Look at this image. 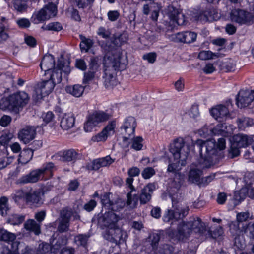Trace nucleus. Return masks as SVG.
Here are the masks:
<instances>
[{
	"label": "nucleus",
	"instance_id": "nucleus-1",
	"mask_svg": "<svg viewBox=\"0 0 254 254\" xmlns=\"http://www.w3.org/2000/svg\"><path fill=\"white\" fill-rule=\"evenodd\" d=\"M181 186L178 180H173L168 189L169 196L172 200L173 209H168L164 213L163 220L165 222H173L183 219L188 214L189 207L185 202L181 201V196L178 192Z\"/></svg>",
	"mask_w": 254,
	"mask_h": 254
},
{
	"label": "nucleus",
	"instance_id": "nucleus-2",
	"mask_svg": "<svg viewBox=\"0 0 254 254\" xmlns=\"http://www.w3.org/2000/svg\"><path fill=\"white\" fill-rule=\"evenodd\" d=\"M170 152L172 153L176 163H170L168 165L167 172L176 173L181 169L179 165L185 166L189 153V148L185 145L184 140L181 137L174 140L170 145Z\"/></svg>",
	"mask_w": 254,
	"mask_h": 254
},
{
	"label": "nucleus",
	"instance_id": "nucleus-3",
	"mask_svg": "<svg viewBox=\"0 0 254 254\" xmlns=\"http://www.w3.org/2000/svg\"><path fill=\"white\" fill-rule=\"evenodd\" d=\"M194 145L198 148L201 156L204 158L203 168H210L215 164L214 159H217V149L214 140L197 139Z\"/></svg>",
	"mask_w": 254,
	"mask_h": 254
},
{
	"label": "nucleus",
	"instance_id": "nucleus-4",
	"mask_svg": "<svg viewBox=\"0 0 254 254\" xmlns=\"http://www.w3.org/2000/svg\"><path fill=\"white\" fill-rule=\"evenodd\" d=\"M30 97L24 91H19L11 94L3 99L1 103V108L18 113L20 109H22L27 105Z\"/></svg>",
	"mask_w": 254,
	"mask_h": 254
},
{
	"label": "nucleus",
	"instance_id": "nucleus-5",
	"mask_svg": "<svg viewBox=\"0 0 254 254\" xmlns=\"http://www.w3.org/2000/svg\"><path fill=\"white\" fill-rule=\"evenodd\" d=\"M57 13L56 5L50 3L38 12H35L31 17V21L34 24H38L54 17Z\"/></svg>",
	"mask_w": 254,
	"mask_h": 254
},
{
	"label": "nucleus",
	"instance_id": "nucleus-6",
	"mask_svg": "<svg viewBox=\"0 0 254 254\" xmlns=\"http://www.w3.org/2000/svg\"><path fill=\"white\" fill-rule=\"evenodd\" d=\"M120 219V217L113 211H109L104 213H100L98 215V225L102 229L107 228H115L117 222Z\"/></svg>",
	"mask_w": 254,
	"mask_h": 254
},
{
	"label": "nucleus",
	"instance_id": "nucleus-7",
	"mask_svg": "<svg viewBox=\"0 0 254 254\" xmlns=\"http://www.w3.org/2000/svg\"><path fill=\"white\" fill-rule=\"evenodd\" d=\"M230 18L232 22L240 25H250L253 23L254 16L250 12L238 9L232 10Z\"/></svg>",
	"mask_w": 254,
	"mask_h": 254
},
{
	"label": "nucleus",
	"instance_id": "nucleus-8",
	"mask_svg": "<svg viewBox=\"0 0 254 254\" xmlns=\"http://www.w3.org/2000/svg\"><path fill=\"white\" fill-rule=\"evenodd\" d=\"M136 127L135 119L133 117H128L126 119L122 127L127 136L123 138L124 147H127L129 143L130 137L133 135Z\"/></svg>",
	"mask_w": 254,
	"mask_h": 254
},
{
	"label": "nucleus",
	"instance_id": "nucleus-9",
	"mask_svg": "<svg viewBox=\"0 0 254 254\" xmlns=\"http://www.w3.org/2000/svg\"><path fill=\"white\" fill-rule=\"evenodd\" d=\"M236 104L239 108L248 107L254 100V91L249 90H240L236 97Z\"/></svg>",
	"mask_w": 254,
	"mask_h": 254
},
{
	"label": "nucleus",
	"instance_id": "nucleus-10",
	"mask_svg": "<svg viewBox=\"0 0 254 254\" xmlns=\"http://www.w3.org/2000/svg\"><path fill=\"white\" fill-rule=\"evenodd\" d=\"M54 87L53 82L49 80H44L38 83L35 89L36 99L38 100L48 95L53 91Z\"/></svg>",
	"mask_w": 254,
	"mask_h": 254
},
{
	"label": "nucleus",
	"instance_id": "nucleus-11",
	"mask_svg": "<svg viewBox=\"0 0 254 254\" xmlns=\"http://www.w3.org/2000/svg\"><path fill=\"white\" fill-rule=\"evenodd\" d=\"M123 235L126 236V232H123L117 225L115 228H110L107 230L104 235V237L109 241L117 244L125 241L123 238Z\"/></svg>",
	"mask_w": 254,
	"mask_h": 254
},
{
	"label": "nucleus",
	"instance_id": "nucleus-12",
	"mask_svg": "<svg viewBox=\"0 0 254 254\" xmlns=\"http://www.w3.org/2000/svg\"><path fill=\"white\" fill-rule=\"evenodd\" d=\"M165 12L171 20L176 23L179 25L185 24V16L179 9L176 8L173 5H169L165 10Z\"/></svg>",
	"mask_w": 254,
	"mask_h": 254
},
{
	"label": "nucleus",
	"instance_id": "nucleus-13",
	"mask_svg": "<svg viewBox=\"0 0 254 254\" xmlns=\"http://www.w3.org/2000/svg\"><path fill=\"white\" fill-rule=\"evenodd\" d=\"M232 105L231 103H228V107L222 105H218L211 110V114L219 122H223L229 116V106Z\"/></svg>",
	"mask_w": 254,
	"mask_h": 254
},
{
	"label": "nucleus",
	"instance_id": "nucleus-14",
	"mask_svg": "<svg viewBox=\"0 0 254 254\" xmlns=\"http://www.w3.org/2000/svg\"><path fill=\"white\" fill-rule=\"evenodd\" d=\"M156 189V184L154 183H148L141 189L139 196L141 204H145L151 199L152 194Z\"/></svg>",
	"mask_w": 254,
	"mask_h": 254
},
{
	"label": "nucleus",
	"instance_id": "nucleus-15",
	"mask_svg": "<svg viewBox=\"0 0 254 254\" xmlns=\"http://www.w3.org/2000/svg\"><path fill=\"white\" fill-rule=\"evenodd\" d=\"M115 159L111 158L110 156L94 160L91 163H88L86 168L89 170L96 171L101 167H104L111 165Z\"/></svg>",
	"mask_w": 254,
	"mask_h": 254
},
{
	"label": "nucleus",
	"instance_id": "nucleus-16",
	"mask_svg": "<svg viewBox=\"0 0 254 254\" xmlns=\"http://www.w3.org/2000/svg\"><path fill=\"white\" fill-rule=\"evenodd\" d=\"M36 129L34 127L27 126L21 129L18 134V138L24 144L29 143L34 139Z\"/></svg>",
	"mask_w": 254,
	"mask_h": 254
},
{
	"label": "nucleus",
	"instance_id": "nucleus-17",
	"mask_svg": "<svg viewBox=\"0 0 254 254\" xmlns=\"http://www.w3.org/2000/svg\"><path fill=\"white\" fill-rule=\"evenodd\" d=\"M40 171L39 169L31 171L29 174L24 175L18 179L17 181V183L24 184L37 182L40 179L43 178Z\"/></svg>",
	"mask_w": 254,
	"mask_h": 254
},
{
	"label": "nucleus",
	"instance_id": "nucleus-18",
	"mask_svg": "<svg viewBox=\"0 0 254 254\" xmlns=\"http://www.w3.org/2000/svg\"><path fill=\"white\" fill-rule=\"evenodd\" d=\"M40 67L44 71L45 74H48L55 67V61L54 57L51 55H46L43 58L40 63Z\"/></svg>",
	"mask_w": 254,
	"mask_h": 254
},
{
	"label": "nucleus",
	"instance_id": "nucleus-19",
	"mask_svg": "<svg viewBox=\"0 0 254 254\" xmlns=\"http://www.w3.org/2000/svg\"><path fill=\"white\" fill-rule=\"evenodd\" d=\"M108 64V66L113 68L115 70H122L125 68V64L123 62L121 56L119 53L110 57Z\"/></svg>",
	"mask_w": 254,
	"mask_h": 254
},
{
	"label": "nucleus",
	"instance_id": "nucleus-20",
	"mask_svg": "<svg viewBox=\"0 0 254 254\" xmlns=\"http://www.w3.org/2000/svg\"><path fill=\"white\" fill-rule=\"evenodd\" d=\"M11 242V249L16 254H32V250L25 244L18 241Z\"/></svg>",
	"mask_w": 254,
	"mask_h": 254
},
{
	"label": "nucleus",
	"instance_id": "nucleus-21",
	"mask_svg": "<svg viewBox=\"0 0 254 254\" xmlns=\"http://www.w3.org/2000/svg\"><path fill=\"white\" fill-rule=\"evenodd\" d=\"M197 37V34L194 32L185 31L178 33L176 39L181 42L190 43L194 42Z\"/></svg>",
	"mask_w": 254,
	"mask_h": 254
},
{
	"label": "nucleus",
	"instance_id": "nucleus-22",
	"mask_svg": "<svg viewBox=\"0 0 254 254\" xmlns=\"http://www.w3.org/2000/svg\"><path fill=\"white\" fill-rule=\"evenodd\" d=\"M190 230H193L196 233H203L206 231V227L204 223L199 218H194L193 220L189 222Z\"/></svg>",
	"mask_w": 254,
	"mask_h": 254
},
{
	"label": "nucleus",
	"instance_id": "nucleus-23",
	"mask_svg": "<svg viewBox=\"0 0 254 254\" xmlns=\"http://www.w3.org/2000/svg\"><path fill=\"white\" fill-rule=\"evenodd\" d=\"M89 116L97 125L100 123L108 121L112 117L111 114L101 111H94Z\"/></svg>",
	"mask_w": 254,
	"mask_h": 254
},
{
	"label": "nucleus",
	"instance_id": "nucleus-24",
	"mask_svg": "<svg viewBox=\"0 0 254 254\" xmlns=\"http://www.w3.org/2000/svg\"><path fill=\"white\" fill-rule=\"evenodd\" d=\"M233 143H236L237 147L240 148L246 147L251 142V139L246 135L238 134L233 137Z\"/></svg>",
	"mask_w": 254,
	"mask_h": 254
},
{
	"label": "nucleus",
	"instance_id": "nucleus-25",
	"mask_svg": "<svg viewBox=\"0 0 254 254\" xmlns=\"http://www.w3.org/2000/svg\"><path fill=\"white\" fill-rule=\"evenodd\" d=\"M75 118L72 115L65 114L62 117L60 126L64 130H68L74 125Z\"/></svg>",
	"mask_w": 254,
	"mask_h": 254
},
{
	"label": "nucleus",
	"instance_id": "nucleus-26",
	"mask_svg": "<svg viewBox=\"0 0 254 254\" xmlns=\"http://www.w3.org/2000/svg\"><path fill=\"white\" fill-rule=\"evenodd\" d=\"M79 154L73 149L64 151L61 156V160L64 162H75Z\"/></svg>",
	"mask_w": 254,
	"mask_h": 254
},
{
	"label": "nucleus",
	"instance_id": "nucleus-27",
	"mask_svg": "<svg viewBox=\"0 0 254 254\" xmlns=\"http://www.w3.org/2000/svg\"><path fill=\"white\" fill-rule=\"evenodd\" d=\"M134 191L135 190L132 191V189H130V192L127 194V201L125 202L127 207L132 209L136 207L139 200V196L137 194H132Z\"/></svg>",
	"mask_w": 254,
	"mask_h": 254
},
{
	"label": "nucleus",
	"instance_id": "nucleus-28",
	"mask_svg": "<svg viewBox=\"0 0 254 254\" xmlns=\"http://www.w3.org/2000/svg\"><path fill=\"white\" fill-rule=\"evenodd\" d=\"M85 87L79 84H75L73 86H67L65 88L67 93L72 95L75 97H79L83 93Z\"/></svg>",
	"mask_w": 254,
	"mask_h": 254
},
{
	"label": "nucleus",
	"instance_id": "nucleus-29",
	"mask_svg": "<svg viewBox=\"0 0 254 254\" xmlns=\"http://www.w3.org/2000/svg\"><path fill=\"white\" fill-rule=\"evenodd\" d=\"M24 226L27 230L34 232L35 235H38L41 233L40 224L36 222L33 219L27 220Z\"/></svg>",
	"mask_w": 254,
	"mask_h": 254
},
{
	"label": "nucleus",
	"instance_id": "nucleus-30",
	"mask_svg": "<svg viewBox=\"0 0 254 254\" xmlns=\"http://www.w3.org/2000/svg\"><path fill=\"white\" fill-rule=\"evenodd\" d=\"M140 170L136 167H132L128 171V174L129 177L127 178L126 182V184L128 185L130 189H132V191L135 190V188L132 185V182L133 181V177L138 176Z\"/></svg>",
	"mask_w": 254,
	"mask_h": 254
},
{
	"label": "nucleus",
	"instance_id": "nucleus-31",
	"mask_svg": "<svg viewBox=\"0 0 254 254\" xmlns=\"http://www.w3.org/2000/svg\"><path fill=\"white\" fill-rule=\"evenodd\" d=\"M202 175V171L201 170L197 168L191 169L189 173V181L199 184Z\"/></svg>",
	"mask_w": 254,
	"mask_h": 254
},
{
	"label": "nucleus",
	"instance_id": "nucleus-32",
	"mask_svg": "<svg viewBox=\"0 0 254 254\" xmlns=\"http://www.w3.org/2000/svg\"><path fill=\"white\" fill-rule=\"evenodd\" d=\"M24 197L27 202L38 204L40 202L41 197L39 192L30 191L24 194Z\"/></svg>",
	"mask_w": 254,
	"mask_h": 254
},
{
	"label": "nucleus",
	"instance_id": "nucleus-33",
	"mask_svg": "<svg viewBox=\"0 0 254 254\" xmlns=\"http://www.w3.org/2000/svg\"><path fill=\"white\" fill-rule=\"evenodd\" d=\"M50 76V79L49 81H51L54 84V86L56 84L61 83L62 80V74L60 69H58V67L55 68L52 71H51L48 73Z\"/></svg>",
	"mask_w": 254,
	"mask_h": 254
},
{
	"label": "nucleus",
	"instance_id": "nucleus-34",
	"mask_svg": "<svg viewBox=\"0 0 254 254\" xmlns=\"http://www.w3.org/2000/svg\"><path fill=\"white\" fill-rule=\"evenodd\" d=\"M238 126L239 129L244 130L247 127L254 124V120L248 117H241L237 119Z\"/></svg>",
	"mask_w": 254,
	"mask_h": 254
},
{
	"label": "nucleus",
	"instance_id": "nucleus-35",
	"mask_svg": "<svg viewBox=\"0 0 254 254\" xmlns=\"http://www.w3.org/2000/svg\"><path fill=\"white\" fill-rule=\"evenodd\" d=\"M33 156V150L32 149H24L19 155L20 158L22 163H27L30 161Z\"/></svg>",
	"mask_w": 254,
	"mask_h": 254
},
{
	"label": "nucleus",
	"instance_id": "nucleus-36",
	"mask_svg": "<svg viewBox=\"0 0 254 254\" xmlns=\"http://www.w3.org/2000/svg\"><path fill=\"white\" fill-rule=\"evenodd\" d=\"M55 167L54 164L52 162H49L44 164L42 167L39 169L42 176L44 177L45 175H49L50 176H52L53 172L54 170Z\"/></svg>",
	"mask_w": 254,
	"mask_h": 254
},
{
	"label": "nucleus",
	"instance_id": "nucleus-37",
	"mask_svg": "<svg viewBox=\"0 0 254 254\" xmlns=\"http://www.w3.org/2000/svg\"><path fill=\"white\" fill-rule=\"evenodd\" d=\"M220 54L218 53H213L210 51H202L198 54V58L202 60L212 59L218 58Z\"/></svg>",
	"mask_w": 254,
	"mask_h": 254
},
{
	"label": "nucleus",
	"instance_id": "nucleus-38",
	"mask_svg": "<svg viewBox=\"0 0 254 254\" xmlns=\"http://www.w3.org/2000/svg\"><path fill=\"white\" fill-rule=\"evenodd\" d=\"M16 238L15 235L5 230L4 229H0V240L7 242H10L14 241Z\"/></svg>",
	"mask_w": 254,
	"mask_h": 254
},
{
	"label": "nucleus",
	"instance_id": "nucleus-39",
	"mask_svg": "<svg viewBox=\"0 0 254 254\" xmlns=\"http://www.w3.org/2000/svg\"><path fill=\"white\" fill-rule=\"evenodd\" d=\"M127 37L126 34H117L113 35V43L117 46H120L126 43Z\"/></svg>",
	"mask_w": 254,
	"mask_h": 254
},
{
	"label": "nucleus",
	"instance_id": "nucleus-40",
	"mask_svg": "<svg viewBox=\"0 0 254 254\" xmlns=\"http://www.w3.org/2000/svg\"><path fill=\"white\" fill-rule=\"evenodd\" d=\"M126 205L125 202L120 198L113 200V203L110 208L113 211H120Z\"/></svg>",
	"mask_w": 254,
	"mask_h": 254
},
{
	"label": "nucleus",
	"instance_id": "nucleus-41",
	"mask_svg": "<svg viewBox=\"0 0 254 254\" xmlns=\"http://www.w3.org/2000/svg\"><path fill=\"white\" fill-rule=\"evenodd\" d=\"M190 225H189V222L184 223L182 225H179L178 227V233L180 237H186L190 234Z\"/></svg>",
	"mask_w": 254,
	"mask_h": 254
},
{
	"label": "nucleus",
	"instance_id": "nucleus-42",
	"mask_svg": "<svg viewBox=\"0 0 254 254\" xmlns=\"http://www.w3.org/2000/svg\"><path fill=\"white\" fill-rule=\"evenodd\" d=\"M81 42L80 44V47L81 51L87 52L93 44V41L90 39H87L85 37L80 36Z\"/></svg>",
	"mask_w": 254,
	"mask_h": 254
},
{
	"label": "nucleus",
	"instance_id": "nucleus-43",
	"mask_svg": "<svg viewBox=\"0 0 254 254\" xmlns=\"http://www.w3.org/2000/svg\"><path fill=\"white\" fill-rule=\"evenodd\" d=\"M27 0H13V7L17 11L22 12L27 8L26 1Z\"/></svg>",
	"mask_w": 254,
	"mask_h": 254
},
{
	"label": "nucleus",
	"instance_id": "nucleus-44",
	"mask_svg": "<svg viewBox=\"0 0 254 254\" xmlns=\"http://www.w3.org/2000/svg\"><path fill=\"white\" fill-rule=\"evenodd\" d=\"M8 199L6 197L3 196L0 198V211L2 216H5L7 215L9 210L8 206Z\"/></svg>",
	"mask_w": 254,
	"mask_h": 254
},
{
	"label": "nucleus",
	"instance_id": "nucleus-45",
	"mask_svg": "<svg viewBox=\"0 0 254 254\" xmlns=\"http://www.w3.org/2000/svg\"><path fill=\"white\" fill-rule=\"evenodd\" d=\"M8 199L6 197L3 196L0 198V211L2 216H5L7 215L9 210L8 206Z\"/></svg>",
	"mask_w": 254,
	"mask_h": 254
},
{
	"label": "nucleus",
	"instance_id": "nucleus-46",
	"mask_svg": "<svg viewBox=\"0 0 254 254\" xmlns=\"http://www.w3.org/2000/svg\"><path fill=\"white\" fill-rule=\"evenodd\" d=\"M173 248L168 244H164L155 249L154 253L156 254H171Z\"/></svg>",
	"mask_w": 254,
	"mask_h": 254
},
{
	"label": "nucleus",
	"instance_id": "nucleus-47",
	"mask_svg": "<svg viewBox=\"0 0 254 254\" xmlns=\"http://www.w3.org/2000/svg\"><path fill=\"white\" fill-rule=\"evenodd\" d=\"M74 214L73 210L68 207L64 208L61 211V218L70 222V218Z\"/></svg>",
	"mask_w": 254,
	"mask_h": 254
},
{
	"label": "nucleus",
	"instance_id": "nucleus-48",
	"mask_svg": "<svg viewBox=\"0 0 254 254\" xmlns=\"http://www.w3.org/2000/svg\"><path fill=\"white\" fill-rule=\"evenodd\" d=\"M51 247L47 243H41L39 245L36 251V254H50Z\"/></svg>",
	"mask_w": 254,
	"mask_h": 254
},
{
	"label": "nucleus",
	"instance_id": "nucleus-49",
	"mask_svg": "<svg viewBox=\"0 0 254 254\" xmlns=\"http://www.w3.org/2000/svg\"><path fill=\"white\" fill-rule=\"evenodd\" d=\"M42 28L45 30H51L59 31L61 30L63 27L61 23L58 22H51L47 25H44Z\"/></svg>",
	"mask_w": 254,
	"mask_h": 254
},
{
	"label": "nucleus",
	"instance_id": "nucleus-50",
	"mask_svg": "<svg viewBox=\"0 0 254 254\" xmlns=\"http://www.w3.org/2000/svg\"><path fill=\"white\" fill-rule=\"evenodd\" d=\"M132 144L131 147L135 150H140L143 147L142 143L143 138L140 136H137L131 139Z\"/></svg>",
	"mask_w": 254,
	"mask_h": 254
},
{
	"label": "nucleus",
	"instance_id": "nucleus-51",
	"mask_svg": "<svg viewBox=\"0 0 254 254\" xmlns=\"http://www.w3.org/2000/svg\"><path fill=\"white\" fill-rule=\"evenodd\" d=\"M101 64V60L97 57H92L89 62V69L91 70L96 71L98 70Z\"/></svg>",
	"mask_w": 254,
	"mask_h": 254
},
{
	"label": "nucleus",
	"instance_id": "nucleus-52",
	"mask_svg": "<svg viewBox=\"0 0 254 254\" xmlns=\"http://www.w3.org/2000/svg\"><path fill=\"white\" fill-rule=\"evenodd\" d=\"M199 133L203 137H207L212 136L213 134V127H209L206 125L203 127L199 130Z\"/></svg>",
	"mask_w": 254,
	"mask_h": 254
},
{
	"label": "nucleus",
	"instance_id": "nucleus-53",
	"mask_svg": "<svg viewBox=\"0 0 254 254\" xmlns=\"http://www.w3.org/2000/svg\"><path fill=\"white\" fill-rule=\"evenodd\" d=\"M97 125V124L94 122V121L89 115L87 117V121L84 124V130L86 132H91Z\"/></svg>",
	"mask_w": 254,
	"mask_h": 254
},
{
	"label": "nucleus",
	"instance_id": "nucleus-54",
	"mask_svg": "<svg viewBox=\"0 0 254 254\" xmlns=\"http://www.w3.org/2000/svg\"><path fill=\"white\" fill-rule=\"evenodd\" d=\"M88 236L85 234H79L74 238V242L78 246H85L87 243Z\"/></svg>",
	"mask_w": 254,
	"mask_h": 254
},
{
	"label": "nucleus",
	"instance_id": "nucleus-55",
	"mask_svg": "<svg viewBox=\"0 0 254 254\" xmlns=\"http://www.w3.org/2000/svg\"><path fill=\"white\" fill-rule=\"evenodd\" d=\"M25 219V216L22 215L13 214L9 219V222L13 225L22 223Z\"/></svg>",
	"mask_w": 254,
	"mask_h": 254
},
{
	"label": "nucleus",
	"instance_id": "nucleus-56",
	"mask_svg": "<svg viewBox=\"0 0 254 254\" xmlns=\"http://www.w3.org/2000/svg\"><path fill=\"white\" fill-rule=\"evenodd\" d=\"M239 147H237L236 143H232L230 149L228 150V156L231 158L238 156L240 154Z\"/></svg>",
	"mask_w": 254,
	"mask_h": 254
},
{
	"label": "nucleus",
	"instance_id": "nucleus-57",
	"mask_svg": "<svg viewBox=\"0 0 254 254\" xmlns=\"http://www.w3.org/2000/svg\"><path fill=\"white\" fill-rule=\"evenodd\" d=\"M156 171L152 167H148L143 169L141 175L144 179H148L154 175Z\"/></svg>",
	"mask_w": 254,
	"mask_h": 254
},
{
	"label": "nucleus",
	"instance_id": "nucleus-58",
	"mask_svg": "<svg viewBox=\"0 0 254 254\" xmlns=\"http://www.w3.org/2000/svg\"><path fill=\"white\" fill-rule=\"evenodd\" d=\"M110 195V193H106L101 197L102 204L108 209H110L113 201V199L111 200Z\"/></svg>",
	"mask_w": 254,
	"mask_h": 254
},
{
	"label": "nucleus",
	"instance_id": "nucleus-59",
	"mask_svg": "<svg viewBox=\"0 0 254 254\" xmlns=\"http://www.w3.org/2000/svg\"><path fill=\"white\" fill-rule=\"evenodd\" d=\"M226 125L225 123L220 122L215 127H213V134H222L225 132Z\"/></svg>",
	"mask_w": 254,
	"mask_h": 254
},
{
	"label": "nucleus",
	"instance_id": "nucleus-60",
	"mask_svg": "<svg viewBox=\"0 0 254 254\" xmlns=\"http://www.w3.org/2000/svg\"><path fill=\"white\" fill-rule=\"evenodd\" d=\"M240 224L237 220L230 222L229 224V226L231 233L233 235L237 234L240 230Z\"/></svg>",
	"mask_w": 254,
	"mask_h": 254
},
{
	"label": "nucleus",
	"instance_id": "nucleus-61",
	"mask_svg": "<svg viewBox=\"0 0 254 254\" xmlns=\"http://www.w3.org/2000/svg\"><path fill=\"white\" fill-rule=\"evenodd\" d=\"M69 222L68 221L61 219L58 227V231L61 233L67 231L69 229Z\"/></svg>",
	"mask_w": 254,
	"mask_h": 254
},
{
	"label": "nucleus",
	"instance_id": "nucleus-62",
	"mask_svg": "<svg viewBox=\"0 0 254 254\" xmlns=\"http://www.w3.org/2000/svg\"><path fill=\"white\" fill-rule=\"evenodd\" d=\"M202 15L206 18L208 21H211L212 20H216L217 16H215L214 11L210 9H207L203 12Z\"/></svg>",
	"mask_w": 254,
	"mask_h": 254
},
{
	"label": "nucleus",
	"instance_id": "nucleus-63",
	"mask_svg": "<svg viewBox=\"0 0 254 254\" xmlns=\"http://www.w3.org/2000/svg\"><path fill=\"white\" fill-rule=\"evenodd\" d=\"M94 0H75L76 5L78 8H84L93 3Z\"/></svg>",
	"mask_w": 254,
	"mask_h": 254
},
{
	"label": "nucleus",
	"instance_id": "nucleus-64",
	"mask_svg": "<svg viewBox=\"0 0 254 254\" xmlns=\"http://www.w3.org/2000/svg\"><path fill=\"white\" fill-rule=\"evenodd\" d=\"M12 138L11 134L4 133L0 137V144L3 146L7 145Z\"/></svg>",
	"mask_w": 254,
	"mask_h": 254
}]
</instances>
